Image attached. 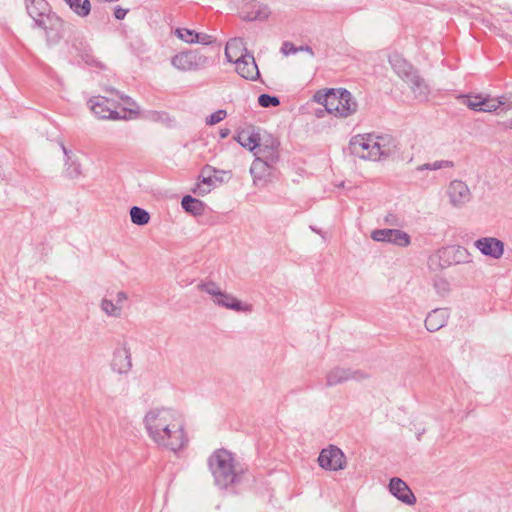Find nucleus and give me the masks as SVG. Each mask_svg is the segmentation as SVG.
Listing matches in <instances>:
<instances>
[{"label": "nucleus", "instance_id": "f257e3e1", "mask_svg": "<svg viewBox=\"0 0 512 512\" xmlns=\"http://www.w3.org/2000/svg\"><path fill=\"white\" fill-rule=\"evenodd\" d=\"M33 28L43 31L47 45L55 46L65 35V22L52 10L47 0H24Z\"/></svg>", "mask_w": 512, "mask_h": 512}, {"label": "nucleus", "instance_id": "f03ea898", "mask_svg": "<svg viewBox=\"0 0 512 512\" xmlns=\"http://www.w3.org/2000/svg\"><path fill=\"white\" fill-rule=\"evenodd\" d=\"M207 464L219 489H228L241 479L242 471L236 470L234 454L225 448L216 449L209 456Z\"/></svg>", "mask_w": 512, "mask_h": 512}, {"label": "nucleus", "instance_id": "7ed1b4c3", "mask_svg": "<svg viewBox=\"0 0 512 512\" xmlns=\"http://www.w3.org/2000/svg\"><path fill=\"white\" fill-rule=\"evenodd\" d=\"M388 62L393 71L409 85L416 98L424 99L427 97L428 86L424 79L420 77L418 70L401 54L392 53L388 57Z\"/></svg>", "mask_w": 512, "mask_h": 512}, {"label": "nucleus", "instance_id": "20e7f679", "mask_svg": "<svg viewBox=\"0 0 512 512\" xmlns=\"http://www.w3.org/2000/svg\"><path fill=\"white\" fill-rule=\"evenodd\" d=\"M177 421H182L178 413L172 409L155 408L148 411L143 419V423L150 437L162 439L160 435L161 429L167 427H175Z\"/></svg>", "mask_w": 512, "mask_h": 512}, {"label": "nucleus", "instance_id": "39448f33", "mask_svg": "<svg viewBox=\"0 0 512 512\" xmlns=\"http://www.w3.org/2000/svg\"><path fill=\"white\" fill-rule=\"evenodd\" d=\"M428 267L432 274V280L435 289L440 294L448 291V282L446 280V268L448 267V249L442 247L428 258Z\"/></svg>", "mask_w": 512, "mask_h": 512}, {"label": "nucleus", "instance_id": "423d86ee", "mask_svg": "<svg viewBox=\"0 0 512 512\" xmlns=\"http://www.w3.org/2000/svg\"><path fill=\"white\" fill-rule=\"evenodd\" d=\"M87 104L89 105L93 114L102 120H126L127 112L129 111L126 108L122 109L123 114H121L117 109L119 107V103L113 99L107 98L102 95L92 96Z\"/></svg>", "mask_w": 512, "mask_h": 512}, {"label": "nucleus", "instance_id": "0eeeda50", "mask_svg": "<svg viewBox=\"0 0 512 512\" xmlns=\"http://www.w3.org/2000/svg\"><path fill=\"white\" fill-rule=\"evenodd\" d=\"M209 63L210 59L197 49L177 53L171 58L172 66L181 71L198 70Z\"/></svg>", "mask_w": 512, "mask_h": 512}, {"label": "nucleus", "instance_id": "6e6552de", "mask_svg": "<svg viewBox=\"0 0 512 512\" xmlns=\"http://www.w3.org/2000/svg\"><path fill=\"white\" fill-rule=\"evenodd\" d=\"M374 147V134H357L351 137L348 147L344 151L362 160L375 161V158L370 157L374 152Z\"/></svg>", "mask_w": 512, "mask_h": 512}, {"label": "nucleus", "instance_id": "1a4fd4ad", "mask_svg": "<svg viewBox=\"0 0 512 512\" xmlns=\"http://www.w3.org/2000/svg\"><path fill=\"white\" fill-rule=\"evenodd\" d=\"M277 163H270L267 159L255 156L251 167L250 174L255 185H266L277 177L278 171L275 167Z\"/></svg>", "mask_w": 512, "mask_h": 512}, {"label": "nucleus", "instance_id": "9d476101", "mask_svg": "<svg viewBox=\"0 0 512 512\" xmlns=\"http://www.w3.org/2000/svg\"><path fill=\"white\" fill-rule=\"evenodd\" d=\"M319 466L325 470L338 471L346 466V457L342 450L335 445H330L320 451L318 456Z\"/></svg>", "mask_w": 512, "mask_h": 512}, {"label": "nucleus", "instance_id": "9b49d317", "mask_svg": "<svg viewBox=\"0 0 512 512\" xmlns=\"http://www.w3.org/2000/svg\"><path fill=\"white\" fill-rule=\"evenodd\" d=\"M374 152L370 157L375 158V161L386 159L399 150L397 140L388 134L375 135L374 134Z\"/></svg>", "mask_w": 512, "mask_h": 512}, {"label": "nucleus", "instance_id": "f8f14e48", "mask_svg": "<svg viewBox=\"0 0 512 512\" xmlns=\"http://www.w3.org/2000/svg\"><path fill=\"white\" fill-rule=\"evenodd\" d=\"M371 238L376 242H387L399 247H407L411 243L410 235L399 229H377L372 232Z\"/></svg>", "mask_w": 512, "mask_h": 512}, {"label": "nucleus", "instance_id": "ddd939ff", "mask_svg": "<svg viewBox=\"0 0 512 512\" xmlns=\"http://www.w3.org/2000/svg\"><path fill=\"white\" fill-rule=\"evenodd\" d=\"M367 378V374L362 370H352L350 368L334 367L326 375V386L333 387L349 380H362Z\"/></svg>", "mask_w": 512, "mask_h": 512}, {"label": "nucleus", "instance_id": "4468645a", "mask_svg": "<svg viewBox=\"0 0 512 512\" xmlns=\"http://www.w3.org/2000/svg\"><path fill=\"white\" fill-rule=\"evenodd\" d=\"M280 141L272 134L261 136V144L257 147L254 155L262 157L270 161V163H278L280 160Z\"/></svg>", "mask_w": 512, "mask_h": 512}, {"label": "nucleus", "instance_id": "2eb2a0df", "mask_svg": "<svg viewBox=\"0 0 512 512\" xmlns=\"http://www.w3.org/2000/svg\"><path fill=\"white\" fill-rule=\"evenodd\" d=\"M235 69L238 75L246 80L255 81L260 78V72L253 53H244L234 60Z\"/></svg>", "mask_w": 512, "mask_h": 512}, {"label": "nucleus", "instance_id": "dca6fc26", "mask_svg": "<svg viewBox=\"0 0 512 512\" xmlns=\"http://www.w3.org/2000/svg\"><path fill=\"white\" fill-rule=\"evenodd\" d=\"M474 246L482 255L492 259H500L505 250L504 242L495 237L479 238L474 242Z\"/></svg>", "mask_w": 512, "mask_h": 512}, {"label": "nucleus", "instance_id": "f3484780", "mask_svg": "<svg viewBox=\"0 0 512 512\" xmlns=\"http://www.w3.org/2000/svg\"><path fill=\"white\" fill-rule=\"evenodd\" d=\"M388 489L396 499L406 505H414L417 501L408 484L398 477H393L390 479Z\"/></svg>", "mask_w": 512, "mask_h": 512}, {"label": "nucleus", "instance_id": "a211bd4d", "mask_svg": "<svg viewBox=\"0 0 512 512\" xmlns=\"http://www.w3.org/2000/svg\"><path fill=\"white\" fill-rule=\"evenodd\" d=\"M472 199V193L467 184L460 180L450 182V205L462 208Z\"/></svg>", "mask_w": 512, "mask_h": 512}, {"label": "nucleus", "instance_id": "6ab92c4d", "mask_svg": "<svg viewBox=\"0 0 512 512\" xmlns=\"http://www.w3.org/2000/svg\"><path fill=\"white\" fill-rule=\"evenodd\" d=\"M71 50L87 65L97 68H104V65L95 59L90 45L87 44V42H85L83 39L74 38L71 42Z\"/></svg>", "mask_w": 512, "mask_h": 512}, {"label": "nucleus", "instance_id": "aec40b11", "mask_svg": "<svg viewBox=\"0 0 512 512\" xmlns=\"http://www.w3.org/2000/svg\"><path fill=\"white\" fill-rule=\"evenodd\" d=\"M234 139L250 152H254L261 144V135L254 126L238 131L234 136Z\"/></svg>", "mask_w": 512, "mask_h": 512}, {"label": "nucleus", "instance_id": "412c9836", "mask_svg": "<svg viewBox=\"0 0 512 512\" xmlns=\"http://www.w3.org/2000/svg\"><path fill=\"white\" fill-rule=\"evenodd\" d=\"M111 367L113 371L119 374H126L131 370V352L126 343H124L122 348L114 351Z\"/></svg>", "mask_w": 512, "mask_h": 512}, {"label": "nucleus", "instance_id": "4be33fe9", "mask_svg": "<svg viewBox=\"0 0 512 512\" xmlns=\"http://www.w3.org/2000/svg\"><path fill=\"white\" fill-rule=\"evenodd\" d=\"M174 426L175 427L174 430H172V434L162 446L170 449L173 452H177L186 446L188 438L185 433L183 421H177V424Z\"/></svg>", "mask_w": 512, "mask_h": 512}, {"label": "nucleus", "instance_id": "5701e85b", "mask_svg": "<svg viewBox=\"0 0 512 512\" xmlns=\"http://www.w3.org/2000/svg\"><path fill=\"white\" fill-rule=\"evenodd\" d=\"M214 303L218 306L237 311V312H250L252 306L250 304L243 303L233 295L221 291L218 298L214 299Z\"/></svg>", "mask_w": 512, "mask_h": 512}, {"label": "nucleus", "instance_id": "b1692460", "mask_svg": "<svg viewBox=\"0 0 512 512\" xmlns=\"http://www.w3.org/2000/svg\"><path fill=\"white\" fill-rule=\"evenodd\" d=\"M244 53H251L245 46V42L243 38L236 37L230 39L225 46V58L228 62L234 64L235 58H238L239 55H243Z\"/></svg>", "mask_w": 512, "mask_h": 512}, {"label": "nucleus", "instance_id": "393cba45", "mask_svg": "<svg viewBox=\"0 0 512 512\" xmlns=\"http://www.w3.org/2000/svg\"><path fill=\"white\" fill-rule=\"evenodd\" d=\"M447 315L445 308L432 310L425 319V327L430 332H435L446 325Z\"/></svg>", "mask_w": 512, "mask_h": 512}, {"label": "nucleus", "instance_id": "a878e982", "mask_svg": "<svg viewBox=\"0 0 512 512\" xmlns=\"http://www.w3.org/2000/svg\"><path fill=\"white\" fill-rule=\"evenodd\" d=\"M340 95H343V97L341 98L339 109L337 110V117H348L354 114L357 111L358 104L352 93L347 89H343Z\"/></svg>", "mask_w": 512, "mask_h": 512}, {"label": "nucleus", "instance_id": "bb28decb", "mask_svg": "<svg viewBox=\"0 0 512 512\" xmlns=\"http://www.w3.org/2000/svg\"><path fill=\"white\" fill-rule=\"evenodd\" d=\"M182 209L192 215L201 216L205 211V203L191 195H185L181 200Z\"/></svg>", "mask_w": 512, "mask_h": 512}, {"label": "nucleus", "instance_id": "cd10ccee", "mask_svg": "<svg viewBox=\"0 0 512 512\" xmlns=\"http://www.w3.org/2000/svg\"><path fill=\"white\" fill-rule=\"evenodd\" d=\"M271 11L267 5L260 3H252L251 10L242 12L244 21L265 20L269 17Z\"/></svg>", "mask_w": 512, "mask_h": 512}, {"label": "nucleus", "instance_id": "c85d7f7f", "mask_svg": "<svg viewBox=\"0 0 512 512\" xmlns=\"http://www.w3.org/2000/svg\"><path fill=\"white\" fill-rule=\"evenodd\" d=\"M344 88H330L329 98L326 101L324 106L325 110L334 116L337 117V110L339 109V104L341 103V98L343 95H340L341 90Z\"/></svg>", "mask_w": 512, "mask_h": 512}, {"label": "nucleus", "instance_id": "c756f323", "mask_svg": "<svg viewBox=\"0 0 512 512\" xmlns=\"http://www.w3.org/2000/svg\"><path fill=\"white\" fill-rule=\"evenodd\" d=\"M146 118L155 123H162L167 128L175 126V119L170 116L166 111H149Z\"/></svg>", "mask_w": 512, "mask_h": 512}, {"label": "nucleus", "instance_id": "7c9ffc66", "mask_svg": "<svg viewBox=\"0 0 512 512\" xmlns=\"http://www.w3.org/2000/svg\"><path fill=\"white\" fill-rule=\"evenodd\" d=\"M69 8L78 16L86 17L91 12V3L89 0H64Z\"/></svg>", "mask_w": 512, "mask_h": 512}, {"label": "nucleus", "instance_id": "2f4dec72", "mask_svg": "<svg viewBox=\"0 0 512 512\" xmlns=\"http://www.w3.org/2000/svg\"><path fill=\"white\" fill-rule=\"evenodd\" d=\"M61 148L63 150V153L66 157V162H65V165L67 166L66 167V174L69 178L71 179H74V178H77L81 175V165L79 162L77 161H70L71 160V157H70V151L65 147L64 144H61Z\"/></svg>", "mask_w": 512, "mask_h": 512}, {"label": "nucleus", "instance_id": "473e14b6", "mask_svg": "<svg viewBox=\"0 0 512 512\" xmlns=\"http://www.w3.org/2000/svg\"><path fill=\"white\" fill-rule=\"evenodd\" d=\"M150 213L139 206H132L130 208L131 222L138 226H144L150 221Z\"/></svg>", "mask_w": 512, "mask_h": 512}, {"label": "nucleus", "instance_id": "72a5a7b5", "mask_svg": "<svg viewBox=\"0 0 512 512\" xmlns=\"http://www.w3.org/2000/svg\"><path fill=\"white\" fill-rule=\"evenodd\" d=\"M225 173V171L219 170L213 166L205 165L198 176V181L210 188L213 184V174Z\"/></svg>", "mask_w": 512, "mask_h": 512}, {"label": "nucleus", "instance_id": "f704fd0d", "mask_svg": "<svg viewBox=\"0 0 512 512\" xmlns=\"http://www.w3.org/2000/svg\"><path fill=\"white\" fill-rule=\"evenodd\" d=\"M452 249V255H450V264H460V263H466L470 260V253L468 250L462 246H450Z\"/></svg>", "mask_w": 512, "mask_h": 512}, {"label": "nucleus", "instance_id": "c9c22d12", "mask_svg": "<svg viewBox=\"0 0 512 512\" xmlns=\"http://www.w3.org/2000/svg\"><path fill=\"white\" fill-rule=\"evenodd\" d=\"M507 104V97L506 96H500L495 99H489V98H483V108L482 112H494L497 109L503 108Z\"/></svg>", "mask_w": 512, "mask_h": 512}, {"label": "nucleus", "instance_id": "e433bc0d", "mask_svg": "<svg viewBox=\"0 0 512 512\" xmlns=\"http://www.w3.org/2000/svg\"><path fill=\"white\" fill-rule=\"evenodd\" d=\"M459 99L463 100V103H465L471 110L482 112L483 108V98L479 95L476 96H468V95H460L458 96Z\"/></svg>", "mask_w": 512, "mask_h": 512}, {"label": "nucleus", "instance_id": "4c0bfd02", "mask_svg": "<svg viewBox=\"0 0 512 512\" xmlns=\"http://www.w3.org/2000/svg\"><path fill=\"white\" fill-rule=\"evenodd\" d=\"M280 103V98L275 95L262 93L258 96V104L263 108L277 107Z\"/></svg>", "mask_w": 512, "mask_h": 512}, {"label": "nucleus", "instance_id": "58836bf2", "mask_svg": "<svg viewBox=\"0 0 512 512\" xmlns=\"http://www.w3.org/2000/svg\"><path fill=\"white\" fill-rule=\"evenodd\" d=\"M174 33L179 39H181L182 41H184L188 44H194V41H195V38L197 35V31H195L193 29H189V28H182V27L176 28Z\"/></svg>", "mask_w": 512, "mask_h": 512}, {"label": "nucleus", "instance_id": "ea45409f", "mask_svg": "<svg viewBox=\"0 0 512 512\" xmlns=\"http://www.w3.org/2000/svg\"><path fill=\"white\" fill-rule=\"evenodd\" d=\"M101 308L109 316L118 317L121 314V308L106 298L101 301Z\"/></svg>", "mask_w": 512, "mask_h": 512}, {"label": "nucleus", "instance_id": "a19ab883", "mask_svg": "<svg viewBox=\"0 0 512 512\" xmlns=\"http://www.w3.org/2000/svg\"><path fill=\"white\" fill-rule=\"evenodd\" d=\"M227 116V112L224 109H219L212 114H210L208 117H206L205 123L208 126L216 125L217 123L224 120Z\"/></svg>", "mask_w": 512, "mask_h": 512}, {"label": "nucleus", "instance_id": "79ce46f5", "mask_svg": "<svg viewBox=\"0 0 512 512\" xmlns=\"http://www.w3.org/2000/svg\"><path fill=\"white\" fill-rule=\"evenodd\" d=\"M199 287L201 288L202 291L206 292L207 294L211 295L214 297V299L218 298V296L220 295L221 293V290L219 289V287L217 286L216 283L210 281V282H206V283H201L199 285Z\"/></svg>", "mask_w": 512, "mask_h": 512}, {"label": "nucleus", "instance_id": "37998d69", "mask_svg": "<svg viewBox=\"0 0 512 512\" xmlns=\"http://www.w3.org/2000/svg\"><path fill=\"white\" fill-rule=\"evenodd\" d=\"M215 43H216V38L214 36L206 34V33H202V32H197L194 44H201V45L209 46V45H213Z\"/></svg>", "mask_w": 512, "mask_h": 512}, {"label": "nucleus", "instance_id": "c03bdc74", "mask_svg": "<svg viewBox=\"0 0 512 512\" xmlns=\"http://www.w3.org/2000/svg\"><path fill=\"white\" fill-rule=\"evenodd\" d=\"M448 166V161L441 160V161H435L433 163H425L423 165H420L417 167V171H423V170H438L440 168Z\"/></svg>", "mask_w": 512, "mask_h": 512}, {"label": "nucleus", "instance_id": "a18cd8bd", "mask_svg": "<svg viewBox=\"0 0 512 512\" xmlns=\"http://www.w3.org/2000/svg\"><path fill=\"white\" fill-rule=\"evenodd\" d=\"M172 430H174L173 427H167L166 429H161L160 431V437L162 439H158L157 437H151L158 445L162 446L170 437L172 434Z\"/></svg>", "mask_w": 512, "mask_h": 512}, {"label": "nucleus", "instance_id": "49530a36", "mask_svg": "<svg viewBox=\"0 0 512 512\" xmlns=\"http://www.w3.org/2000/svg\"><path fill=\"white\" fill-rule=\"evenodd\" d=\"M329 93H330V88L326 89V90H318L315 94H314V100L325 106L326 104V101L327 99L329 98Z\"/></svg>", "mask_w": 512, "mask_h": 512}, {"label": "nucleus", "instance_id": "de8ad7c7", "mask_svg": "<svg viewBox=\"0 0 512 512\" xmlns=\"http://www.w3.org/2000/svg\"><path fill=\"white\" fill-rule=\"evenodd\" d=\"M210 191L211 188L207 187L206 185L202 184L199 181L195 184V187L192 188V192L198 196H205Z\"/></svg>", "mask_w": 512, "mask_h": 512}, {"label": "nucleus", "instance_id": "09e8293b", "mask_svg": "<svg viewBox=\"0 0 512 512\" xmlns=\"http://www.w3.org/2000/svg\"><path fill=\"white\" fill-rule=\"evenodd\" d=\"M281 52L288 56L290 54H295L297 52V46H295L293 43L291 42H288V41H285L283 44H282V47H281Z\"/></svg>", "mask_w": 512, "mask_h": 512}, {"label": "nucleus", "instance_id": "8fccbe9b", "mask_svg": "<svg viewBox=\"0 0 512 512\" xmlns=\"http://www.w3.org/2000/svg\"><path fill=\"white\" fill-rule=\"evenodd\" d=\"M128 9H124L120 6H117L115 9H114V17L117 19V20H122L125 18L126 14L128 13Z\"/></svg>", "mask_w": 512, "mask_h": 512}, {"label": "nucleus", "instance_id": "3c124183", "mask_svg": "<svg viewBox=\"0 0 512 512\" xmlns=\"http://www.w3.org/2000/svg\"><path fill=\"white\" fill-rule=\"evenodd\" d=\"M385 222L389 225H397V216L390 213L385 217Z\"/></svg>", "mask_w": 512, "mask_h": 512}, {"label": "nucleus", "instance_id": "603ef678", "mask_svg": "<svg viewBox=\"0 0 512 512\" xmlns=\"http://www.w3.org/2000/svg\"><path fill=\"white\" fill-rule=\"evenodd\" d=\"M127 298H128V296H127V294L124 291L118 292L117 296H116V304H117V306H119L122 302L127 300Z\"/></svg>", "mask_w": 512, "mask_h": 512}, {"label": "nucleus", "instance_id": "864d4df0", "mask_svg": "<svg viewBox=\"0 0 512 512\" xmlns=\"http://www.w3.org/2000/svg\"><path fill=\"white\" fill-rule=\"evenodd\" d=\"M299 51L307 52L310 55L314 56V51H313L312 47L309 45H301V46L297 47V52H299Z\"/></svg>", "mask_w": 512, "mask_h": 512}, {"label": "nucleus", "instance_id": "5fc2aeb1", "mask_svg": "<svg viewBox=\"0 0 512 512\" xmlns=\"http://www.w3.org/2000/svg\"><path fill=\"white\" fill-rule=\"evenodd\" d=\"M231 131L229 128H221L219 130V136L221 139H225L230 135Z\"/></svg>", "mask_w": 512, "mask_h": 512}, {"label": "nucleus", "instance_id": "6e6d98bb", "mask_svg": "<svg viewBox=\"0 0 512 512\" xmlns=\"http://www.w3.org/2000/svg\"><path fill=\"white\" fill-rule=\"evenodd\" d=\"M502 125L505 129H512V118L505 120Z\"/></svg>", "mask_w": 512, "mask_h": 512}, {"label": "nucleus", "instance_id": "4d7b16f0", "mask_svg": "<svg viewBox=\"0 0 512 512\" xmlns=\"http://www.w3.org/2000/svg\"><path fill=\"white\" fill-rule=\"evenodd\" d=\"M506 112H509L512 118V101L510 103L507 102L506 108L504 109Z\"/></svg>", "mask_w": 512, "mask_h": 512}, {"label": "nucleus", "instance_id": "13d9d810", "mask_svg": "<svg viewBox=\"0 0 512 512\" xmlns=\"http://www.w3.org/2000/svg\"><path fill=\"white\" fill-rule=\"evenodd\" d=\"M213 181H218L220 183L223 182L222 177L217 176V174H213Z\"/></svg>", "mask_w": 512, "mask_h": 512}, {"label": "nucleus", "instance_id": "bf43d9fd", "mask_svg": "<svg viewBox=\"0 0 512 512\" xmlns=\"http://www.w3.org/2000/svg\"><path fill=\"white\" fill-rule=\"evenodd\" d=\"M316 115H317V117H321L322 116L321 111L318 112Z\"/></svg>", "mask_w": 512, "mask_h": 512}, {"label": "nucleus", "instance_id": "052dcab7", "mask_svg": "<svg viewBox=\"0 0 512 512\" xmlns=\"http://www.w3.org/2000/svg\"><path fill=\"white\" fill-rule=\"evenodd\" d=\"M449 69L450 70L454 69V67H453V65L451 63H450Z\"/></svg>", "mask_w": 512, "mask_h": 512}]
</instances>
